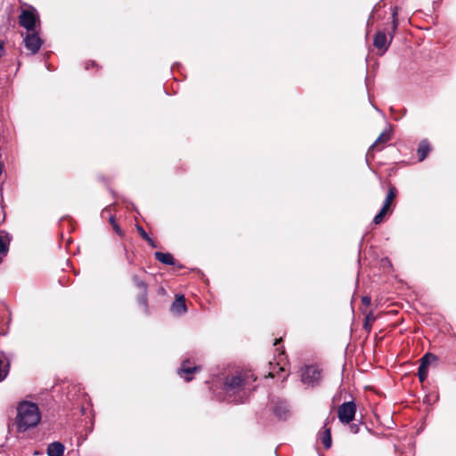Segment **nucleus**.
I'll return each instance as SVG.
<instances>
[{"instance_id": "1", "label": "nucleus", "mask_w": 456, "mask_h": 456, "mask_svg": "<svg viewBox=\"0 0 456 456\" xmlns=\"http://www.w3.org/2000/svg\"><path fill=\"white\" fill-rule=\"evenodd\" d=\"M256 379V378L250 371L228 376L224 383V391L233 403H244L253 390V383Z\"/></svg>"}, {"instance_id": "2", "label": "nucleus", "mask_w": 456, "mask_h": 456, "mask_svg": "<svg viewBox=\"0 0 456 456\" xmlns=\"http://www.w3.org/2000/svg\"><path fill=\"white\" fill-rule=\"evenodd\" d=\"M41 419L37 403L23 401L17 407L16 425L18 432H25L36 427Z\"/></svg>"}, {"instance_id": "3", "label": "nucleus", "mask_w": 456, "mask_h": 456, "mask_svg": "<svg viewBox=\"0 0 456 456\" xmlns=\"http://www.w3.org/2000/svg\"><path fill=\"white\" fill-rule=\"evenodd\" d=\"M19 22L24 28H36L39 27L40 19L38 12L32 6L23 9L19 16Z\"/></svg>"}, {"instance_id": "4", "label": "nucleus", "mask_w": 456, "mask_h": 456, "mask_svg": "<svg viewBox=\"0 0 456 456\" xmlns=\"http://www.w3.org/2000/svg\"><path fill=\"white\" fill-rule=\"evenodd\" d=\"M322 379L321 370L316 366H305L301 370V380L308 386H316Z\"/></svg>"}, {"instance_id": "5", "label": "nucleus", "mask_w": 456, "mask_h": 456, "mask_svg": "<svg viewBox=\"0 0 456 456\" xmlns=\"http://www.w3.org/2000/svg\"><path fill=\"white\" fill-rule=\"evenodd\" d=\"M23 43L25 48L29 52V53L35 54L41 48L43 42L36 30H27L23 38Z\"/></svg>"}, {"instance_id": "6", "label": "nucleus", "mask_w": 456, "mask_h": 456, "mask_svg": "<svg viewBox=\"0 0 456 456\" xmlns=\"http://www.w3.org/2000/svg\"><path fill=\"white\" fill-rule=\"evenodd\" d=\"M355 413L356 405L354 402L343 403L338 409V419L343 424H350L354 419Z\"/></svg>"}, {"instance_id": "7", "label": "nucleus", "mask_w": 456, "mask_h": 456, "mask_svg": "<svg viewBox=\"0 0 456 456\" xmlns=\"http://www.w3.org/2000/svg\"><path fill=\"white\" fill-rule=\"evenodd\" d=\"M392 37L393 36L387 34L385 30H377L373 38V45L382 54L387 50Z\"/></svg>"}, {"instance_id": "8", "label": "nucleus", "mask_w": 456, "mask_h": 456, "mask_svg": "<svg viewBox=\"0 0 456 456\" xmlns=\"http://www.w3.org/2000/svg\"><path fill=\"white\" fill-rule=\"evenodd\" d=\"M436 360H437L436 356L430 353L426 354L421 358V362H420V364L419 366V370H418V376H419L420 382H423L427 379L429 365L433 362H436Z\"/></svg>"}, {"instance_id": "9", "label": "nucleus", "mask_w": 456, "mask_h": 456, "mask_svg": "<svg viewBox=\"0 0 456 456\" xmlns=\"http://www.w3.org/2000/svg\"><path fill=\"white\" fill-rule=\"evenodd\" d=\"M273 413L279 419H287L290 415L288 403L285 401L276 402L273 407Z\"/></svg>"}, {"instance_id": "10", "label": "nucleus", "mask_w": 456, "mask_h": 456, "mask_svg": "<svg viewBox=\"0 0 456 456\" xmlns=\"http://www.w3.org/2000/svg\"><path fill=\"white\" fill-rule=\"evenodd\" d=\"M199 369L200 367L198 366H190L189 361H183L178 373L186 381H191L192 379V377L191 375L193 372L197 371Z\"/></svg>"}, {"instance_id": "11", "label": "nucleus", "mask_w": 456, "mask_h": 456, "mask_svg": "<svg viewBox=\"0 0 456 456\" xmlns=\"http://www.w3.org/2000/svg\"><path fill=\"white\" fill-rule=\"evenodd\" d=\"M171 309L177 314H184L187 310L183 296H177L172 304Z\"/></svg>"}, {"instance_id": "12", "label": "nucleus", "mask_w": 456, "mask_h": 456, "mask_svg": "<svg viewBox=\"0 0 456 456\" xmlns=\"http://www.w3.org/2000/svg\"><path fill=\"white\" fill-rule=\"evenodd\" d=\"M64 452V445L60 442H53L47 447L48 456H62Z\"/></svg>"}, {"instance_id": "13", "label": "nucleus", "mask_w": 456, "mask_h": 456, "mask_svg": "<svg viewBox=\"0 0 456 456\" xmlns=\"http://www.w3.org/2000/svg\"><path fill=\"white\" fill-rule=\"evenodd\" d=\"M155 258L162 264L173 265H175V259L170 253L155 252Z\"/></svg>"}, {"instance_id": "14", "label": "nucleus", "mask_w": 456, "mask_h": 456, "mask_svg": "<svg viewBox=\"0 0 456 456\" xmlns=\"http://www.w3.org/2000/svg\"><path fill=\"white\" fill-rule=\"evenodd\" d=\"M430 151V146L426 141L420 142L418 148V154H419V161H422L425 159V158L428 156V154Z\"/></svg>"}, {"instance_id": "15", "label": "nucleus", "mask_w": 456, "mask_h": 456, "mask_svg": "<svg viewBox=\"0 0 456 456\" xmlns=\"http://www.w3.org/2000/svg\"><path fill=\"white\" fill-rule=\"evenodd\" d=\"M324 431L322 435V443L326 449H329L331 446V435L330 428H327V423L324 424Z\"/></svg>"}, {"instance_id": "16", "label": "nucleus", "mask_w": 456, "mask_h": 456, "mask_svg": "<svg viewBox=\"0 0 456 456\" xmlns=\"http://www.w3.org/2000/svg\"><path fill=\"white\" fill-rule=\"evenodd\" d=\"M395 197H396V190L394 186H390L388 189L387 197L385 199L383 207L391 209V205H392L393 201L395 200Z\"/></svg>"}, {"instance_id": "17", "label": "nucleus", "mask_w": 456, "mask_h": 456, "mask_svg": "<svg viewBox=\"0 0 456 456\" xmlns=\"http://www.w3.org/2000/svg\"><path fill=\"white\" fill-rule=\"evenodd\" d=\"M9 239L4 232H0V254L6 255L8 252Z\"/></svg>"}, {"instance_id": "18", "label": "nucleus", "mask_w": 456, "mask_h": 456, "mask_svg": "<svg viewBox=\"0 0 456 456\" xmlns=\"http://www.w3.org/2000/svg\"><path fill=\"white\" fill-rule=\"evenodd\" d=\"M376 321V316L372 312H370L366 314L363 328L368 332L370 331L373 322Z\"/></svg>"}, {"instance_id": "19", "label": "nucleus", "mask_w": 456, "mask_h": 456, "mask_svg": "<svg viewBox=\"0 0 456 456\" xmlns=\"http://www.w3.org/2000/svg\"><path fill=\"white\" fill-rule=\"evenodd\" d=\"M391 209L387 208H385L382 206L381 209L379 210V212L374 216L373 218V223L375 224H379L383 222V219L385 217V216L390 212Z\"/></svg>"}, {"instance_id": "20", "label": "nucleus", "mask_w": 456, "mask_h": 456, "mask_svg": "<svg viewBox=\"0 0 456 456\" xmlns=\"http://www.w3.org/2000/svg\"><path fill=\"white\" fill-rule=\"evenodd\" d=\"M391 138L389 132H383L374 142L370 148H376L379 143H385L388 142Z\"/></svg>"}, {"instance_id": "21", "label": "nucleus", "mask_w": 456, "mask_h": 456, "mask_svg": "<svg viewBox=\"0 0 456 456\" xmlns=\"http://www.w3.org/2000/svg\"><path fill=\"white\" fill-rule=\"evenodd\" d=\"M133 281L137 286L138 289H140L141 292H146L147 291V285L146 283L140 280L136 275L133 276Z\"/></svg>"}, {"instance_id": "22", "label": "nucleus", "mask_w": 456, "mask_h": 456, "mask_svg": "<svg viewBox=\"0 0 456 456\" xmlns=\"http://www.w3.org/2000/svg\"><path fill=\"white\" fill-rule=\"evenodd\" d=\"M138 303L144 308V310H147V307H148L147 291L141 292V295L138 297Z\"/></svg>"}, {"instance_id": "23", "label": "nucleus", "mask_w": 456, "mask_h": 456, "mask_svg": "<svg viewBox=\"0 0 456 456\" xmlns=\"http://www.w3.org/2000/svg\"><path fill=\"white\" fill-rule=\"evenodd\" d=\"M110 222L111 223V224H112L113 229L115 230V232H116L119 236H123V232L121 231V229H120V227L118 226V224L116 223L114 216H110Z\"/></svg>"}, {"instance_id": "24", "label": "nucleus", "mask_w": 456, "mask_h": 456, "mask_svg": "<svg viewBox=\"0 0 456 456\" xmlns=\"http://www.w3.org/2000/svg\"><path fill=\"white\" fill-rule=\"evenodd\" d=\"M137 230L140 233V235L145 240H150V237L149 235L147 234V232L143 230L142 227L141 226H137Z\"/></svg>"}, {"instance_id": "25", "label": "nucleus", "mask_w": 456, "mask_h": 456, "mask_svg": "<svg viewBox=\"0 0 456 456\" xmlns=\"http://www.w3.org/2000/svg\"><path fill=\"white\" fill-rule=\"evenodd\" d=\"M349 429L352 434H357L360 429V426L355 423H352L349 425Z\"/></svg>"}, {"instance_id": "26", "label": "nucleus", "mask_w": 456, "mask_h": 456, "mask_svg": "<svg viewBox=\"0 0 456 456\" xmlns=\"http://www.w3.org/2000/svg\"><path fill=\"white\" fill-rule=\"evenodd\" d=\"M370 302H371V300H370V297H368V296H364V297H362V305H364L368 306V305H370Z\"/></svg>"}, {"instance_id": "27", "label": "nucleus", "mask_w": 456, "mask_h": 456, "mask_svg": "<svg viewBox=\"0 0 456 456\" xmlns=\"http://www.w3.org/2000/svg\"><path fill=\"white\" fill-rule=\"evenodd\" d=\"M395 16H396V12H395V9L394 10L393 12V23H394V28H396L398 27V24L396 23L395 21Z\"/></svg>"}, {"instance_id": "28", "label": "nucleus", "mask_w": 456, "mask_h": 456, "mask_svg": "<svg viewBox=\"0 0 456 456\" xmlns=\"http://www.w3.org/2000/svg\"><path fill=\"white\" fill-rule=\"evenodd\" d=\"M4 48L3 44L0 42V58L4 55Z\"/></svg>"}, {"instance_id": "29", "label": "nucleus", "mask_w": 456, "mask_h": 456, "mask_svg": "<svg viewBox=\"0 0 456 456\" xmlns=\"http://www.w3.org/2000/svg\"><path fill=\"white\" fill-rule=\"evenodd\" d=\"M152 248H156V245L151 238H150V240H146Z\"/></svg>"}, {"instance_id": "30", "label": "nucleus", "mask_w": 456, "mask_h": 456, "mask_svg": "<svg viewBox=\"0 0 456 456\" xmlns=\"http://www.w3.org/2000/svg\"><path fill=\"white\" fill-rule=\"evenodd\" d=\"M280 339H276L274 342V346H276L279 343Z\"/></svg>"}, {"instance_id": "31", "label": "nucleus", "mask_w": 456, "mask_h": 456, "mask_svg": "<svg viewBox=\"0 0 456 456\" xmlns=\"http://www.w3.org/2000/svg\"><path fill=\"white\" fill-rule=\"evenodd\" d=\"M280 370L284 371V367H280Z\"/></svg>"}, {"instance_id": "32", "label": "nucleus", "mask_w": 456, "mask_h": 456, "mask_svg": "<svg viewBox=\"0 0 456 456\" xmlns=\"http://www.w3.org/2000/svg\"><path fill=\"white\" fill-rule=\"evenodd\" d=\"M269 376L273 377V372H272V371H271V372H269Z\"/></svg>"}]
</instances>
